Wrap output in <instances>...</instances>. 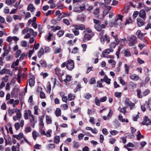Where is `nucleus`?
I'll return each instance as SVG.
<instances>
[{"mask_svg":"<svg viewBox=\"0 0 151 151\" xmlns=\"http://www.w3.org/2000/svg\"><path fill=\"white\" fill-rule=\"evenodd\" d=\"M129 41L128 45L129 46H134L137 43V37L134 35H132L127 39Z\"/></svg>","mask_w":151,"mask_h":151,"instance_id":"1","label":"nucleus"},{"mask_svg":"<svg viewBox=\"0 0 151 151\" xmlns=\"http://www.w3.org/2000/svg\"><path fill=\"white\" fill-rule=\"evenodd\" d=\"M94 23H95L94 27L95 29L98 31H100L101 30V21L95 19L93 20Z\"/></svg>","mask_w":151,"mask_h":151,"instance_id":"2","label":"nucleus"},{"mask_svg":"<svg viewBox=\"0 0 151 151\" xmlns=\"http://www.w3.org/2000/svg\"><path fill=\"white\" fill-rule=\"evenodd\" d=\"M74 63L73 61L71 60H69L67 61L66 68L69 70H71L74 68Z\"/></svg>","mask_w":151,"mask_h":151,"instance_id":"3","label":"nucleus"},{"mask_svg":"<svg viewBox=\"0 0 151 151\" xmlns=\"http://www.w3.org/2000/svg\"><path fill=\"white\" fill-rule=\"evenodd\" d=\"M114 50L112 48H110L109 49H107L105 50H104V51H103L102 54L101 55V57H106L105 56L109 54L110 52H112ZM107 58V57H106ZM107 58H111L110 56H109V57H107Z\"/></svg>","mask_w":151,"mask_h":151,"instance_id":"4","label":"nucleus"},{"mask_svg":"<svg viewBox=\"0 0 151 151\" xmlns=\"http://www.w3.org/2000/svg\"><path fill=\"white\" fill-rule=\"evenodd\" d=\"M94 34L92 33V34L90 35L87 33H85L84 35L83 41L84 42H86L88 41H89L94 35Z\"/></svg>","mask_w":151,"mask_h":151,"instance_id":"5","label":"nucleus"},{"mask_svg":"<svg viewBox=\"0 0 151 151\" xmlns=\"http://www.w3.org/2000/svg\"><path fill=\"white\" fill-rule=\"evenodd\" d=\"M139 17L145 21L146 18V14L144 9L141 10L139 12Z\"/></svg>","mask_w":151,"mask_h":151,"instance_id":"6","label":"nucleus"},{"mask_svg":"<svg viewBox=\"0 0 151 151\" xmlns=\"http://www.w3.org/2000/svg\"><path fill=\"white\" fill-rule=\"evenodd\" d=\"M73 26L76 29L83 30L85 29V26L83 24H74Z\"/></svg>","mask_w":151,"mask_h":151,"instance_id":"7","label":"nucleus"},{"mask_svg":"<svg viewBox=\"0 0 151 151\" xmlns=\"http://www.w3.org/2000/svg\"><path fill=\"white\" fill-rule=\"evenodd\" d=\"M143 125H148L151 124V122L147 116H145L144 121L142 122Z\"/></svg>","mask_w":151,"mask_h":151,"instance_id":"8","label":"nucleus"},{"mask_svg":"<svg viewBox=\"0 0 151 151\" xmlns=\"http://www.w3.org/2000/svg\"><path fill=\"white\" fill-rule=\"evenodd\" d=\"M29 119L30 120V123L31 126L33 128L34 127L35 125V118L34 116L32 115H31L29 116Z\"/></svg>","mask_w":151,"mask_h":151,"instance_id":"9","label":"nucleus"},{"mask_svg":"<svg viewBox=\"0 0 151 151\" xmlns=\"http://www.w3.org/2000/svg\"><path fill=\"white\" fill-rule=\"evenodd\" d=\"M137 21L138 25L139 27H141L145 24V22L143 21V20L140 18H137Z\"/></svg>","mask_w":151,"mask_h":151,"instance_id":"10","label":"nucleus"},{"mask_svg":"<svg viewBox=\"0 0 151 151\" xmlns=\"http://www.w3.org/2000/svg\"><path fill=\"white\" fill-rule=\"evenodd\" d=\"M34 78V76H33L32 78H30L29 80V85L31 87L33 86L34 85L35 83Z\"/></svg>","mask_w":151,"mask_h":151,"instance_id":"11","label":"nucleus"},{"mask_svg":"<svg viewBox=\"0 0 151 151\" xmlns=\"http://www.w3.org/2000/svg\"><path fill=\"white\" fill-rule=\"evenodd\" d=\"M35 9V8L32 4H29L28 6L27 10L28 11H30L31 12H33Z\"/></svg>","mask_w":151,"mask_h":151,"instance_id":"12","label":"nucleus"},{"mask_svg":"<svg viewBox=\"0 0 151 151\" xmlns=\"http://www.w3.org/2000/svg\"><path fill=\"white\" fill-rule=\"evenodd\" d=\"M44 118V116L42 115L40 117V122L39 125L42 128L44 127V124L43 122V120Z\"/></svg>","mask_w":151,"mask_h":151,"instance_id":"13","label":"nucleus"},{"mask_svg":"<svg viewBox=\"0 0 151 151\" xmlns=\"http://www.w3.org/2000/svg\"><path fill=\"white\" fill-rule=\"evenodd\" d=\"M129 78L133 80L137 81L139 79V76L135 74L130 76Z\"/></svg>","mask_w":151,"mask_h":151,"instance_id":"14","label":"nucleus"},{"mask_svg":"<svg viewBox=\"0 0 151 151\" xmlns=\"http://www.w3.org/2000/svg\"><path fill=\"white\" fill-rule=\"evenodd\" d=\"M14 137L16 138L17 139L19 140L22 138L23 137V134L22 133H19L18 135H13Z\"/></svg>","mask_w":151,"mask_h":151,"instance_id":"15","label":"nucleus"},{"mask_svg":"<svg viewBox=\"0 0 151 151\" xmlns=\"http://www.w3.org/2000/svg\"><path fill=\"white\" fill-rule=\"evenodd\" d=\"M61 97H62V100L63 101L65 102V103H67V97L66 96H64L63 93L62 92L60 93Z\"/></svg>","mask_w":151,"mask_h":151,"instance_id":"16","label":"nucleus"},{"mask_svg":"<svg viewBox=\"0 0 151 151\" xmlns=\"http://www.w3.org/2000/svg\"><path fill=\"white\" fill-rule=\"evenodd\" d=\"M15 112H16V116H18L19 119H20L21 117V114L20 110L18 109L17 108H16Z\"/></svg>","mask_w":151,"mask_h":151,"instance_id":"17","label":"nucleus"},{"mask_svg":"<svg viewBox=\"0 0 151 151\" xmlns=\"http://www.w3.org/2000/svg\"><path fill=\"white\" fill-rule=\"evenodd\" d=\"M46 122L47 124H50L52 123V121L50 116L46 115Z\"/></svg>","mask_w":151,"mask_h":151,"instance_id":"18","label":"nucleus"},{"mask_svg":"<svg viewBox=\"0 0 151 151\" xmlns=\"http://www.w3.org/2000/svg\"><path fill=\"white\" fill-rule=\"evenodd\" d=\"M40 63L42 67L45 68L47 67V65L45 61L41 60L40 61Z\"/></svg>","mask_w":151,"mask_h":151,"instance_id":"19","label":"nucleus"},{"mask_svg":"<svg viewBox=\"0 0 151 151\" xmlns=\"http://www.w3.org/2000/svg\"><path fill=\"white\" fill-rule=\"evenodd\" d=\"M124 56L126 57H129L131 56V54L129 51L128 49H127L124 50Z\"/></svg>","mask_w":151,"mask_h":151,"instance_id":"20","label":"nucleus"},{"mask_svg":"<svg viewBox=\"0 0 151 151\" xmlns=\"http://www.w3.org/2000/svg\"><path fill=\"white\" fill-rule=\"evenodd\" d=\"M112 34V36L114 37V38L115 39L116 42L115 43L116 44V45H118L119 43V41L118 40V37L117 35H116L115 36L113 35V34H114V32H111Z\"/></svg>","mask_w":151,"mask_h":151,"instance_id":"21","label":"nucleus"},{"mask_svg":"<svg viewBox=\"0 0 151 151\" xmlns=\"http://www.w3.org/2000/svg\"><path fill=\"white\" fill-rule=\"evenodd\" d=\"M32 134L33 137L35 140L36 139V137L39 136V134L35 131H33Z\"/></svg>","mask_w":151,"mask_h":151,"instance_id":"22","label":"nucleus"},{"mask_svg":"<svg viewBox=\"0 0 151 151\" xmlns=\"http://www.w3.org/2000/svg\"><path fill=\"white\" fill-rule=\"evenodd\" d=\"M19 60L17 59L16 61L14 62L11 65V68H14L15 66H17L19 64Z\"/></svg>","mask_w":151,"mask_h":151,"instance_id":"23","label":"nucleus"},{"mask_svg":"<svg viewBox=\"0 0 151 151\" xmlns=\"http://www.w3.org/2000/svg\"><path fill=\"white\" fill-rule=\"evenodd\" d=\"M55 74L57 76H60V72L61 71L60 69L59 68H56L55 69Z\"/></svg>","mask_w":151,"mask_h":151,"instance_id":"24","label":"nucleus"},{"mask_svg":"<svg viewBox=\"0 0 151 151\" xmlns=\"http://www.w3.org/2000/svg\"><path fill=\"white\" fill-rule=\"evenodd\" d=\"M44 49L43 48H41L39 51L38 53V56L39 58H40L44 54Z\"/></svg>","mask_w":151,"mask_h":151,"instance_id":"25","label":"nucleus"},{"mask_svg":"<svg viewBox=\"0 0 151 151\" xmlns=\"http://www.w3.org/2000/svg\"><path fill=\"white\" fill-rule=\"evenodd\" d=\"M78 29H76L75 28L72 29V32L74 33V35L76 36H77L79 34L80 32Z\"/></svg>","mask_w":151,"mask_h":151,"instance_id":"26","label":"nucleus"},{"mask_svg":"<svg viewBox=\"0 0 151 151\" xmlns=\"http://www.w3.org/2000/svg\"><path fill=\"white\" fill-rule=\"evenodd\" d=\"M137 139L139 140L141 139L144 138V136L141 135L140 131H139L137 132Z\"/></svg>","mask_w":151,"mask_h":151,"instance_id":"27","label":"nucleus"},{"mask_svg":"<svg viewBox=\"0 0 151 151\" xmlns=\"http://www.w3.org/2000/svg\"><path fill=\"white\" fill-rule=\"evenodd\" d=\"M55 114L56 116L58 117L61 115V110L59 108H58L57 109L55 112Z\"/></svg>","mask_w":151,"mask_h":151,"instance_id":"28","label":"nucleus"},{"mask_svg":"<svg viewBox=\"0 0 151 151\" xmlns=\"http://www.w3.org/2000/svg\"><path fill=\"white\" fill-rule=\"evenodd\" d=\"M16 0H6V3L8 5H10L12 3H14Z\"/></svg>","mask_w":151,"mask_h":151,"instance_id":"29","label":"nucleus"},{"mask_svg":"<svg viewBox=\"0 0 151 151\" xmlns=\"http://www.w3.org/2000/svg\"><path fill=\"white\" fill-rule=\"evenodd\" d=\"M104 81L107 84H109L110 83L111 80L110 78H109L106 75L104 77Z\"/></svg>","mask_w":151,"mask_h":151,"instance_id":"30","label":"nucleus"},{"mask_svg":"<svg viewBox=\"0 0 151 151\" xmlns=\"http://www.w3.org/2000/svg\"><path fill=\"white\" fill-rule=\"evenodd\" d=\"M60 141L59 136H55L54 137V142L56 144H58Z\"/></svg>","mask_w":151,"mask_h":151,"instance_id":"31","label":"nucleus"},{"mask_svg":"<svg viewBox=\"0 0 151 151\" xmlns=\"http://www.w3.org/2000/svg\"><path fill=\"white\" fill-rule=\"evenodd\" d=\"M68 99L70 101H71L74 99L75 96L71 93H69L68 96Z\"/></svg>","mask_w":151,"mask_h":151,"instance_id":"32","label":"nucleus"},{"mask_svg":"<svg viewBox=\"0 0 151 151\" xmlns=\"http://www.w3.org/2000/svg\"><path fill=\"white\" fill-rule=\"evenodd\" d=\"M137 37L139 39H140L141 40H144L145 42H146V40L145 39V37L144 36V35L142 33L140 35Z\"/></svg>","mask_w":151,"mask_h":151,"instance_id":"33","label":"nucleus"},{"mask_svg":"<svg viewBox=\"0 0 151 151\" xmlns=\"http://www.w3.org/2000/svg\"><path fill=\"white\" fill-rule=\"evenodd\" d=\"M125 72L127 74H128L129 72V67L127 64L124 65Z\"/></svg>","mask_w":151,"mask_h":151,"instance_id":"34","label":"nucleus"},{"mask_svg":"<svg viewBox=\"0 0 151 151\" xmlns=\"http://www.w3.org/2000/svg\"><path fill=\"white\" fill-rule=\"evenodd\" d=\"M129 86L133 89L136 88L137 86V85L135 83L132 81L129 82Z\"/></svg>","mask_w":151,"mask_h":151,"instance_id":"35","label":"nucleus"},{"mask_svg":"<svg viewBox=\"0 0 151 151\" xmlns=\"http://www.w3.org/2000/svg\"><path fill=\"white\" fill-rule=\"evenodd\" d=\"M137 95L139 98H142V95L141 94V91L139 89H138L137 90Z\"/></svg>","mask_w":151,"mask_h":151,"instance_id":"36","label":"nucleus"},{"mask_svg":"<svg viewBox=\"0 0 151 151\" xmlns=\"http://www.w3.org/2000/svg\"><path fill=\"white\" fill-rule=\"evenodd\" d=\"M63 22L66 25L68 26L70 25V23L69 21L66 19H63Z\"/></svg>","mask_w":151,"mask_h":151,"instance_id":"37","label":"nucleus"},{"mask_svg":"<svg viewBox=\"0 0 151 151\" xmlns=\"http://www.w3.org/2000/svg\"><path fill=\"white\" fill-rule=\"evenodd\" d=\"M81 88V86L80 84H78L76 88L74 90V92H76L80 90V89Z\"/></svg>","mask_w":151,"mask_h":151,"instance_id":"38","label":"nucleus"},{"mask_svg":"<svg viewBox=\"0 0 151 151\" xmlns=\"http://www.w3.org/2000/svg\"><path fill=\"white\" fill-rule=\"evenodd\" d=\"M64 33V30H61L59 31L57 34V35L59 37L62 36Z\"/></svg>","mask_w":151,"mask_h":151,"instance_id":"39","label":"nucleus"},{"mask_svg":"<svg viewBox=\"0 0 151 151\" xmlns=\"http://www.w3.org/2000/svg\"><path fill=\"white\" fill-rule=\"evenodd\" d=\"M34 114L36 115H38L39 114L38 110V107L37 106H35L34 107Z\"/></svg>","mask_w":151,"mask_h":151,"instance_id":"40","label":"nucleus"},{"mask_svg":"<svg viewBox=\"0 0 151 151\" xmlns=\"http://www.w3.org/2000/svg\"><path fill=\"white\" fill-rule=\"evenodd\" d=\"M89 83L91 84H94L96 83V81L95 78H92L90 79Z\"/></svg>","mask_w":151,"mask_h":151,"instance_id":"41","label":"nucleus"},{"mask_svg":"<svg viewBox=\"0 0 151 151\" xmlns=\"http://www.w3.org/2000/svg\"><path fill=\"white\" fill-rule=\"evenodd\" d=\"M100 100H99V99L97 97H96L95 99V102L96 104L98 106H100Z\"/></svg>","mask_w":151,"mask_h":151,"instance_id":"42","label":"nucleus"},{"mask_svg":"<svg viewBox=\"0 0 151 151\" xmlns=\"http://www.w3.org/2000/svg\"><path fill=\"white\" fill-rule=\"evenodd\" d=\"M127 108V107L125 106L121 109L120 110L121 112L123 113L124 114H125L126 112V109Z\"/></svg>","mask_w":151,"mask_h":151,"instance_id":"43","label":"nucleus"},{"mask_svg":"<svg viewBox=\"0 0 151 151\" xmlns=\"http://www.w3.org/2000/svg\"><path fill=\"white\" fill-rule=\"evenodd\" d=\"M132 21L130 17L128 18L126 20V23H125V25L126 24H129L130 23H131L132 22Z\"/></svg>","mask_w":151,"mask_h":151,"instance_id":"44","label":"nucleus"},{"mask_svg":"<svg viewBox=\"0 0 151 151\" xmlns=\"http://www.w3.org/2000/svg\"><path fill=\"white\" fill-rule=\"evenodd\" d=\"M118 118L119 120L122 122H124L125 119H123V116L121 114H119L118 116Z\"/></svg>","mask_w":151,"mask_h":151,"instance_id":"45","label":"nucleus"},{"mask_svg":"<svg viewBox=\"0 0 151 151\" xmlns=\"http://www.w3.org/2000/svg\"><path fill=\"white\" fill-rule=\"evenodd\" d=\"M52 132V131L51 129H49L46 133V136L48 137H50Z\"/></svg>","mask_w":151,"mask_h":151,"instance_id":"46","label":"nucleus"},{"mask_svg":"<svg viewBox=\"0 0 151 151\" xmlns=\"http://www.w3.org/2000/svg\"><path fill=\"white\" fill-rule=\"evenodd\" d=\"M73 145L74 147L76 148H78L79 146L78 143L75 141L73 142Z\"/></svg>","mask_w":151,"mask_h":151,"instance_id":"47","label":"nucleus"},{"mask_svg":"<svg viewBox=\"0 0 151 151\" xmlns=\"http://www.w3.org/2000/svg\"><path fill=\"white\" fill-rule=\"evenodd\" d=\"M31 131V127H26L25 129V132L26 133H28L30 132Z\"/></svg>","mask_w":151,"mask_h":151,"instance_id":"48","label":"nucleus"},{"mask_svg":"<svg viewBox=\"0 0 151 151\" xmlns=\"http://www.w3.org/2000/svg\"><path fill=\"white\" fill-rule=\"evenodd\" d=\"M40 96L41 99H44L45 98V95L44 92L41 91L40 93Z\"/></svg>","mask_w":151,"mask_h":151,"instance_id":"49","label":"nucleus"},{"mask_svg":"<svg viewBox=\"0 0 151 151\" xmlns=\"http://www.w3.org/2000/svg\"><path fill=\"white\" fill-rule=\"evenodd\" d=\"M14 127L16 130H19L20 128L19 123L18 122L15 123L14 125Z\"/></svg>","mask_w":151,"mask_h":151,"instance_id":"50","label":"nucleus"},{"mask_svg":"<svg viewBox=\"0 0 151 151\" xmlns=\"http://www.w3.org/2000/svg\"><path fill=\"white\" fill-rule=\"evenodd\" d=\"M86 129L87 130H91V132L93 133H94V134L97 133V132H94L93 129L91 127H86Z\"/></svg>","mask_w":151,"mask_h":151,"instance_id":"51","label":"nucleus"},{"mask_svg":"<svg viewBox=\"0 0 151 151\" xmlns=\"http://www.w3.org/2000/svg\"><path fill=\"white\" fill-rule=\"evenodd\" d=\"M99 8H96L94 11V12L93 14L95 15H99Z\"/></svg>","mask_w":151,"mask_h":151,"instance_id":"52","label":"nucleus"},{"mask_svg":"<svg viewBox=\"0 0 151 151\" xmlns=\"http://www.w3.org/2000/svg\"><path fill=\"white\" fill-rule=\"evenodd\" d=\"M134 147V145L131 142L129 143L128 144H127V145H126L124 146V147L125 148H126L127 147Z\"/></svg>","mask_w":151,"mask_h":151,"instance_id":"53","label":"nucleus"},{"mask_svg":"<svg viewBox=\"0 0 151 151\" xmlns=\"http://www.w3.org/2000/svg\"><path fill=\"white\" fill-rule=\"evenodd\" d=\"M78 50V49L77 47H75L74 48L72 52V53L76 54L77 53Z\"/></svg>","mask_w":151,"mask_h":151,"instance_id":"54","label":"nucleus"},{"mask_svg":"<svg viewBox=\"0 0 151 151\" xmlns=\"http://www.w3.org/2000/svg\"><path fill=\"white\" fill-rule=\"evenodd\" d=\"M110 133L111 135H114L117 134L119 133V132L116 130H113L110 131Z\"/></svg>","mask_w":151,"mask_h":151,"instance_id":"55","label":"nucleus"},{"mask_svg":"<svg viewBox=\"0 0 151 151\" xmlns=\"http://www.w3.org/2000/svg\"><path fill=\"white\" fill-rule=\"evenodd\" d=\"M47 147L49 149H52L55 147V145L53 144H49L48 145Z\"/></svg>","mask_w":151,"mask_h":151,"instance_id":"56","label":"nucleus"},{"mask_svg":"<svg viewBox=\"0 0 151 151\" xmlns=\"http://www.w3.org/2000/svg\"><path fill=\"white\" fill-rule=\"evenodd\" d=\"M85 30L83 31L84 33L87 32L88 33H91L92 32V30L89 28L86 29L85 28Z\"/></svg>","mask_w":151,"mask_h":151,"instance_id":"57","label":"nucleus"},{"mask_svg":"<svg viewBox=\"0 0 151 151\" xmlns=\"http://www.w3.org/2000/svg\"><path fill=\"white\" fill-rule=\"evenodd\" d=\"M61 51V47L56 49L54 51V53L55 54L59 53Z\"/></svg>","mask_w":151,"mask_h":151,"instance_id":"58","label":"nucleus"},{"mask_svg":"<svg viewBox=\"0 0 151 151\" xmlns=\"http://www.w3.org/2000/svg\"><path fill=\"white\" fill-rule=\"evenodd\" d=\"M71 80V78L70 76L69 75H67L66 76V78L64 79V82H66L67 81H70Z\"/></svg>","mask_w":151,"mask_h":151,"instance_id":"59","label":"nucleus"},{"mask_svg":"<svg viewBox=\"0 0 151 151\" xmlns=\"http://www.w3.org/2000/svg\"><path fill=\"white\" fill-rule=\"evenodd\" d=\"M130 101H129V99L128 98H127L126 99L125 101V105L126 106V107H127L129 105Z\"/></svg>","mask_w":151,"mask_h":151,"instance_id":"60","label":"nucleus"},{"mask_svg":"<svg viewBox=\"0 0 151 151\" xmlns=\"http://www.w3.org/2000/svg\"><path fill=\"white\" fill-rule=\"evenodd\" d=\"M150 92V90L148 89H147L145 90V91L143 92V94L144 96H146Z\"/></svg>","mask_w":151,"mask_h":151,"instance_id":"61","label":"nucleus"},{"mask_svg":"<svg viewBox=\"0 0 151 151\" xmlns=\"http://www.w3.org/2000/svg\"><path fill=\"white\" fill-rule=\"evenodd\" d=\"M92 97L91 95L89 93H87L85 96V97L87 99H89Z\"/></svg>","mask_w":151,"mask_h":151,"instance_id":"62","label":"nucleus"},{"mask_svg":"<svg viewBox=\"0 0 151 151\" xmlns=\"http://www.w3.org/2000/svg\"><path fill=\"white\" fill-rule=\"evenodd\" d=\"M40 75L41 76H43V78H45L48 76V74L47 73L42 72L40 73Z\"/></svg>","mask_w":151,"mask_h":151,"instance_id":"63","label":"nucleus"},{"mask_svg":"<svg viewBox=\"0 0 151 151\" xmlns=\"http://www.w3.org/2000/svg\"><path fill=\"white\" fill-rule=\"evenodd\" d=\"M6 60H12L13 59V56L12 55H9L6 58Z\"/></svg>","mask_w":151,"mask_h":151,"instance_id":"64","label":"nucleus"}]
</instances>
